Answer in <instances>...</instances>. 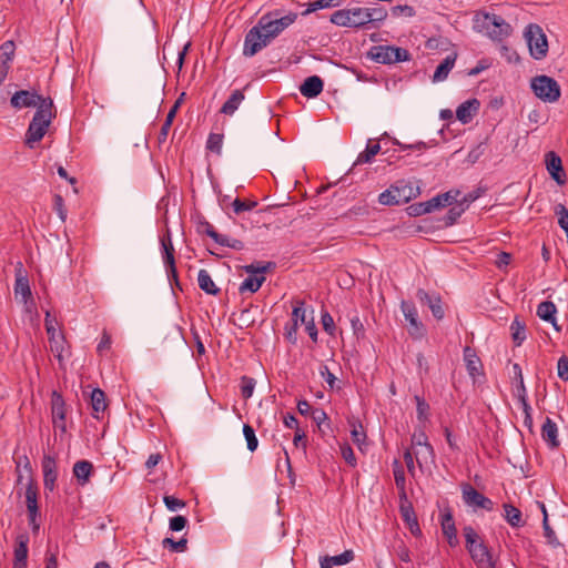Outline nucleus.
<instances>
[{
    "instance_id": "1",
    "label": "nucleus",
    "mask_w": 568,
    "mask_h": 568,
    "mask_svg": "<svg viewBox=\"0 0 568 568\" xmlns=\"http://www.w3.org/2000/svg\"><path fill=\"white\" fill-rule=\"evenodd\" d=\"M297 19V13L290 12L280 17L277 10L263 14L257 23L245 34L243 55L251 58L266 48L276 37L286 28L292 26Z\"/></svg>"
},
{
    "instance_id": "2",
    "label": "nucleus",
    "mask_w": 568,
    "mask_h": 568,
    "mask_svg": "<svg viewBox=\"0 0 568 568\" xmlns=\"http://www.w3.org/2000/svg\"><path fill=\"white\" fill-rule=\"evenodd\" d=\"M474 29L498 41L507 38L513 31L511 26L503 17L488 12L475 14Z\"/></svg>"
},
{
    "instance_id": "3",
    "label": "nucleus",
    "mask_w": 568,
    "mask_h": 568,
    "mask_svg": "<svg viewBox=\"0 0 568 568\" xmlns=\"http://www.w3.org/2000/svg\"><path fill=\"white\" fill-rule=\"evenodd\" d=\"M52 108V100L43 101L42 104L38 105V109L26 133V144L29 148L32 149L34 144L39 142L47 133V130L54 116Z\"/></svg>"
},
{
    "instance_id": "4",
    "label": "nucleus",
    "mask_w": 568,
    "mask_h": 568,
    "mask_svg": "<svg viewBox=\"0 0 568 568\" xmlns=\"http://www.w3.org/2000/svg\"><path fill=\"white\" fill-rule=\"evenodd\" d=\"M464 537L466 548L474 562L479 568H495V564L487 546L479 539L478 534L471 526H466L464 528Z\"/></svg>"
},
{
    "instance_id": "5",
    "label": "nucleus",
    "mask_w": 568,
    "mask_h": 568,
    "mask_svg": "<svg viewBox=\"0 0 568 568\" xmlns=\"http://www.w3.org/2000/svg\"><path fill=\"white\" fill-rule=\"evenodd\" d=\"M530 55L535 60H542L548 52V41L542 29L536 23H529L524 32Z\"/></svg>"
},
{
    "instance_id": "6",
    "label": "nucleus",
    "mask_w": 568,
    "mask_h": 568,
    "mask_svg": "<svg viewBox=\"0 0 568 568\" xmlns=\"http://www.w3.org/2000/svg\"><path fill=\"white\" fill-rule=\"evenodd\" d=\"M530 88L535 95L544 102L554 103L560 98V85L548 75H537L531 79Z\"/></svg>"
},
{
    "instance_id": "7",
    "label": "nucleus",
    "mask_w": 568,
    "mask_h": 568,
    "mask_svg": "<svg viewBox=\"0 0 568 568\" xmlns=\"http://www.w3.org/2000/svg\"><path fill=\"white\" fill-rule=\"evenodd\" d=\"M366 14L365 8L341 9L332 13L329 21L338 27L357 29L366 26Z\"/></svg>"
},
{
    "instance_id": "8",
    "label": "nucleus",
    "mask_w": 568,
    "mask_h": 568,
    "mask_svg": "<svg viewBox=\"0 0 568 568\" xmlns=\"http://www.w3.org/2000/svg\"><path fill=\"white\" fill-rule=\"evenodd\" d=\"M369 54L374 61L383 64H392L410 60V54L406 49L393 45H375Z\"/></svg>"
},
{
    "instance_id": "9",
    "label": "nucleus",
    "mask_w": 568,
    "mask_h": 568,
    "mask_svg": "<svg viewBox=\"0 0 568 568\" xmlns=\"http://www.w3.org/2000/svg\"><path fill=\"white\" fill-rule=\"evenodd\" d=\"M400 310L406 322L408 323V334L414 339H422L426 334V329L418 318V312L414 303L408 301H402Z\"/></svg>"
},
{
    "instance_id": "10",
    "label": "nucleus",
    "mask_w": 568,
    "mask_h": 568,
    "mask_svg": "<svg viewBox=\"0 0 568 568\" xmlns=\"http://www.w3.org/2000/svg\"><path fill=\"white\" fill-rule=\"evenodd\" d=\"M463 500L474 510L485 509L487 511H491L494 509V503L488 497L484 496L477 489H475L471 485L466 484L462 488Z\"/></svg>"
},
{
    "instance_id": "11",
    "label": "nucleus",
    "mask_w": 568,
    "mask_h": 568,
    "mask_svg": "<svg viewBox=\"0 0 568 568\" xmlns=\"http://www.w3.org/2000/svg\"><path fill=\"white\" fill-rule=\"evenodd\" d=\"M44 324L49 336L50 349L59 359H61L65 339L63 334L57 329V321L51 317L50 312L45 313Z\"/></svg>"
},
{
    "instance_id": "12",
    "label": "nucleus",
    "mask_w": 568,
    "mask_h": 568,
    "mask_svg": "<svg viewBox=\"0 0 568 568\" xmlns=\"http://www.w3.org/2000/svg\"><path fill=\"white\" fill-rule=\"evenodd\" d=\"M51 100L50 98H43L36 91L20 90L17 91L10 100L11 105L14 109L31 108L42 104L43 101Z\"/></svg>"
},
{
    "instance_id": "13",
    "label": "nucleus",
    "mask_w": 568,
    "mask_h": 568,
    "mask_svg": "<svg viewBox=\"0 0 568 568\" xmlns=\"http://www.w3.org/2000/svg\"><path fill=\"white\" fill-rule=\"evenodd\" d=\"M416 297L418 298V301L422 303V304H426L433 316L436 318V320H443L444 316H445V311H444V307H443V304H442V298L439 295L437 294H429L428 292H426L425 290L423 288H419L416 293Z\"/></svg>"
},
{
    "instance_id": "14",
    "label": "nucleus",
    "mask_w": 568,
    "mask_h": 568,
    "mask_svg": "<svg viewBox=\"0 0 568 568\" xmlns=\"http://www.w3.org/2000/svg\"><path fill=\"white\" fill-rule=\"evenodd\" d=\"M546 169L557 184L566 183V174L564 172L562 162L559 155L554 151H549L545 155Z\"/></svg>"
},
{
    "instance_id": "15",
    "label": "nucleus",
    "mask_w": 568,
    "mask_h": 568,
    "mask_svg": "<svg viewBox=\"0 0 568 568\" xmlns=\"http://www.w3.org/2000/svg\"><path fill=\"white\" fill-rule=\"evenodd\" d=\"M42 473H43V486L44 489L53 491L55 488V481L58 478L57 462L54 457L44 455L42 458Z\"/></svg>"
},
{
    "instance_id": "16",
    "label": "nucleus",
    "mask_w": 568,
    "mask_h": 568,
    "mask_svg": "<svg viewBox=\"0 0 568 568\" xmlns=\"http://www.w3.org/2000/svg\"><path fill=\"white\" fill-rule=\"evenodd\" d=\"M541 438L548 445L550 449L558 448L560 445L558 438L557 424L549 417H546L541 427Z\"/></svg>"
},
{
    "instance_id": "17",
    "label": "nucleus",
    "mask_w": 568,
    "mask_h": 568,
    "mask_svg": "<svg viewBox=\"0 0 568 568\" xmlns=\"http://www.w3.org/2000/svg\"><path fill=\"white\" fill-rule=\"evenodd\" d=\"M464 361L470 377L476 378L477 376L483 375L481 361L477 356L475 349H473L469 346H466L464 348Z\"/></svg>"
},
{
    "instance_id": "18",
    "label": "nucleus",
    "mask_w": 568,
    "mask_h": 568,
    "mask_svg": "<svg viewBox=\"0 0 568 568\" xmlns=\"http://www.w3.org/2000/svg\"><path fill=\"white\" fill-rule=\"evenodd\" d=\"M324 83L318 75H311L304 80L300 87V92L305 98L312 99L320 95L323 91Z\"/></svg>"
},
{
    "instance_id": "19",
    "label": "nucleus",
    "mask_w": 568,
    "mask_h": 568,
    "mask_svg": "<svg viewBox=\"0 0 568 568\" xmlns=\"http://www.w3.org/2000/svg\"><path fill=\"white\" fill-rule=\"evenodd\" d=\"M479 101L477 99H471L463 102L456 110L457 119L463 123L467 124L471 121L475 114L479 110Z\"/></svg>"
},
{
    "instance_id": "20",
    "label": "nucleus",
    "mask_w": 568,
    "mask_h": 568,
    "mask_svg": "<svg viewBox=\"0 0 568 568\" xmlns=\"http://www.w3.org/2000/svg\"><path fill=\"white\" fill-rule=\"evenodd\" d=\"M556 313H557V307L550 301L541 302L537 306V316L540 320L550 323L557 332H560L561 327L557 324Z\"/></svg>"
},
{
    "instance_id": "21",
    "label": "nucleus",
    "mask_w": 568,
    "mask_h": 568,
    "mask_svg": "<svg viewBox=\"0 0 568 568\" xmlns=\"http://www.w3.org/2000/svg\"><path fill=\"white\" fill-rule=\"evenodd\" d=\"M14 294L16 296H21L24 305L33 304L32 293L29 285V280L26 275L22 274L21 271L18 272L16 283H14Z\"/></svg>"
},
{
    "instance_id": "22",
    "label": "nucleus",
    "mask_w": 568,
    "mask_h": 568,
    "mask_svg": "<svg viewBox=\"0 0 568 568\" xmlns=\"http://www.w3.org/2000/svg\"><path fill=\"white\" fill-rule=\"evenodd\" d=\"M456 59H457L456 52L448 54L436 68L435 72L433 74V78H432L433 82L436 83V82L445 81L447 79L449 72L454 68Z\"/></svg>"
},
{
    "instance_id": "23",
    "label": "nucleus",
    "mask_w": 568,
    "mask_h": 568,
    "mask_svg": "<svg viewBox=\"0 0 568 568\" xmlns=\"http://www.w3.org/2000/svg\"><path fill=\"white\" fill-rule=\"evenodd\" d=\"M395 186H397L400 203H407L420 194L419 186L410 182L400 181Z\"/></svg>"
},
{
    "instance_id": "24",
    "label": "nucleus",
    "mask_w": 568,
    "mask_h": 568,
    "mask_svg": "<svg viewBox=\"0 0 568 568\" xmlns=\"http://www.w3.org/2000/svg\"><path fill=\"white\" fill-rule=\"evenodd\" d=\"M92 470L93 465L89 460H79L73 465V475L81 486L89 483Z\"/></svg>"
},
{
    "instance_id": "25",
    "label": "nucleus",
    "mask_w": 568,
    "mask_h": 568,
    "mask_svg": "<svg viewBox=\"0 0 568 568\" xmlns=\"http://www.w3.org/2000/svg\"><path fill=\"white\" fill-rule=\"evenodd\" d=\"M442 530L448 544L455 547L458 544L457 530L452 514L447 513L442 518Z\"/></svg>"
},
{
    "instance_id": "26",
    "label": "nucleus",
    "mask_w": 568,
    "mask_h": 568,
    "mask_svg": "<svg viewBox=\"0 0 568 568\" xmlns=\"http://www.w3.org/2000/svg\"><path fill=\"white\" fill-rule=\"evenodd\" d=\"M26 504L28 513L39 514V507H38V487L32 480V478H29L27 487H26Z\"/></svg>"
},
{
    "instance_id": "27",
    "label": "nucleus",
    "mask_w": 568,
    "mask_h": 568,
    "mask_svg": "<svg viewBox=\"0 0 568 568\" xmlns=\"http://www.w3.org/2000/svg\"><path fill=\"white\" fill-rule=\"evenodd\" d=\"M244 99L245 95L241 90L233 91L230 98L222 105L221 113L226 115H233L235 111L239 109L240 104L244 101Z\"/></svg>"
},
{
    "instance_id": "28",
    "label": "nucleus",
    "mask_w": 568,
    "mask_h": 568,
    "mask_svg": "<svg viewBox=\"0 0 568 568\" xmlns=\"http://www.w3.org/2000/svg\"><path fill=\"white\" fill-rule=\"evenodd\" d=\"M52 420L63 422L65 419V403L63 397L57 392H52L51 396Z\"/></svg>"
},
{
    "instance_id": "29",
    "label": "nucleus",
    "mask_w": 568,
    "mask_h": 568,
    "mask_svg": "<svg viewBox=\"0 0 568 568\" xmlns=\"http://www.w3.org/2000/svg\"><path fill=\"white\" fill-rule=\"evenodd\" d=\"M197 283L202 291L210 295H216L220 288L215 285L210 273L206 270H200L197 274Z\"/></svg>"
},
{
    "instance_id": "30",
    "label": "nucleus",
    "mask_w": 568,
    "mask_h": 568,
    "mask_svg": "<svg viewBox=\"0 0 568 568\" xmlns=\"http://www.w3.org/2000/svg\"><path fill=\"white\" fill-rule=\"evenodd\" d=\"M504 511V518L511 527L524 526L525 521L523 520L521 511L517 507L510 504H505Z\"/></svg>"
},
{
    "instance_id": "31",
    "label": "nucleus",
    "mask_w": 568,
    "mask_h": 568,
    "mask_svg": "<svg viewBox=\"0 0 568 568\" xmlns=\"http://www.w3.org/2000/svg\"><path fill=\"white\" fill-rule=\"evenodd\" d=\"M381 145L379 143H373L372 140H368L366 148L363 152H361L354 162V165L357 164H364V163H371L374 159V156L379 153Z\"/></svg>"
},
{
    "instance_id": "32",
    "label": "nucleus",
    "mask_w": 568,
    "mask_h": 568,
    "mask_svg": "<svg viewBox=\"0 0 568 568\" xmlns=\"http://www.w3.org/2000/svg\"><path fill=\"white\" fill-rule=\"evenodd\" d=\"M539 507H540V509L542 511V515H544L542 528H544L545 538L547 539V544L550 545L551 547H555V548L561 546L559 540L556 537L555 531L549 526L548 515H547V510H546L545 504L539 503Z\"/></svg>"
},
{
    "instance_id": "33",
    "label": "nucleus",
    "mask_w": 568,
    "mask_h": 568,
    "mask_svg": "<svg viewBox=\"0 0 568 568\" xmlns=\"http://www.w3.org/2000/svg\"><path fill=\"white\" fill-rule=\"evenodd\" d=\"M91 406L93 409V416L99 417L100 413H103L106 408L105 394L100 388H94L91 393Z\"/></svg>"
},
{
    "instance_id": "34",
    "label": "nucleus",
    "mask_w": 568,
    "mask_h": 568,
    "mask_svg": "<svg viewBox=\"0 0 568 568\" xmlns=\"http://www.w3.org/2000/svg\"><path fill=\"white\" fill-rule=\"evenodd\" d=\"M265 280H266L265 275H260V276L248 275L241 283L239 291H240V293H244V292L255 293L260 290V287L263 285Z\"/></svg>"
},
{
    "instance_id": "35",
    "label": "nucleus",
    "mask_w": 568,
    "mask_h": 568,
    "mask_svg": "<svg viewBox=\"0 0 568 568\" xmlns=\"http://www.w3.org/2000/svg\"><path fill=\"white\" fill-rule=\"evenodd\" d=\"M511 338L517 346H520L524 341L527 338L526 335V325L518 317L510 324Z\"/></svg>"
},
{
    "instance_id": "36",
    "label": "nucleus",
    "mask_w": 568,
    "mask_h": 568,
    "mask_svg": "<svg viewBox=\"0 0 568 568\" xmlns=\"http://www.w3.org/2000/svg\"><path fill=\"white\" fill-rule=\"evenodd\" d=\"M414 455L417 464L422 467L423 463L434 462L435 453L433 446L428 443L424 446L414 448Z\"/></svg>"
},
{
    "instance_id": "37",
    "label": "nucleus",
    "mask_w": 568,
    "mask_h": 568,
    "mask_svg": "<svg viewBox=\"0 0 568 568\" xmlns=\"http://www.w3.org/2000/svg\"><path fill=\"white\" fill-rule=\"evenodd\" d=\"M400 511H402V516H403L404 520L406 521V524L409 527L410 532L415 536L420 535L422 531H420L417 518L413 511L412 506H407V507L402 506Z\"/></svg>"
},
{
    "instance_id": "38",
    "label": "nucleus",
    "mask_w": 568,
    "mask_h": 568,
    "mask_svg": "<svg viewBox=\"0 0 568 568\" xmlns=\"http://www.w3.org/2000/svg\"><path fill=\"white\" fill-rule=\"evenodd\" d=\"M378 203L385 206H393L400 204L397 186L392 185L389 189L383 191L378 195Z\"/></svg>"
},
{
    "instance_id": "39",
    "label": "nucleus",
    "mask_w": 568,
    "mask_h": 568,
    "mask_svg": "<svg viewBox=\"0 0 568 568\" xmlns=\"http://www.w3.org/2000/svg\"><path fill=\"white\" fill-rule=\"evenodd\" d=\"M161 246H162V258L164 264H172L174 261V247L172 244L171 234L168 233L161 237Z\"/></svg>"
},
{
    "instance_id": "40",
    "label": "nucleus",
    "mask_w": 568,
    "mask_h": 568,
    "mask_svg": "<svg viewBox=\"0 0 568 568\" xmlns=\"http://www.w3.org/2000/svg\"><path fill=\"white\" fill-rule=\"evenodd\" d=\"M28 542L29 538L26 535H20L17 538V546L14 548V561H27L28 558Z\"/></svg>"
},
{
    "instance_id": "41",
    "label": "nucleus",
    "mask_w": 568,
    "mask_h": 568,
    "mask_svg": "<svg viewBox=\"0 0 568 568\" xmlns=\"http://www.w3.org/2000/svg\"><path fill=\"white\" fill-rule=\"evenodd\" d=\"M341 2L338 0H315L307 3V9L302 13L303 16H307L316 10L335 8L338 7Z\"/></svg>"
},
{
    "instance_id": "42",
    "label": "nucleus",
    "mask_w": 568,
    "mask_h": 568,
    "mask_svg": "<svg viewBox=\"0 0 568 568\" xmlns=\"http://www.w3.org/2000/svg\"><path fill=\"white\" fill-rule=\"evenodd\" d=\"M16 45L12 40H8L0 45V64L9 65L13 59Z\"/></svg>"
},
{
    "instance_id": "43",
    "label": "nucleus",
    "mask_w": 568,
    "mask_h": 568,
    "mask_svg": "<svg viewBox=\"0 0 568 568\" xmlns=\"http://www.w3.org/2000/svg\"><path fill=\"white\" fill-rule=\"evenodd\" d=\"M465 206H463V204H460L459 202L457 203L456 206H453L448 210V212L446 213V215L443 217V222L445 224V226H452L456 223V221L462 216V214L465 212Z\"/></svg>"
},
{
    "instance_id": "44",
    "label": "nucleus",
    "mask_w": 568,
    "mask_h": 568,
    "mask_svg": "<svg viewBox=\"0 0 568 568\" xmlns=\"http://www.w3.org/2000/svg\"><path fill=\"white\" fill-rule=\"evenodd\" d=\"M354 551L348 549L336 556H324L325 560H328L333 566H342L351 562L354 559Z\"/></svg>"
},
{
    "instance_id": "45",
    "label": "nucleus",
    "mask_w": 568,
    "mask_h": 568,
    "mask_svg": "<svg viewBox=\"0 0 568 568\" xmlns=\"http://www.w3.org/2000/svg\"><path fill=\"white\" fill-rule=\"evenodd\" d=\"M366 9V24L373 22H382L387 18V11L383 8H365Z\"/></svg>"
},
{
    "instance_id": "46",
    "label": "nucleus",
    "mask_w": 568,
    "mask_h": 568,
    "mask_svg": "<svg viewBox=\"0 0 568 568\" xmlns=\"http://www.w3.org/2000/svg\"><path fill=\"white\" fill-rule=\"evenodd\" d=\"M243 435L246 440L247 449L250 452H255L258 446V440H257L254 429L250 425L244 424Z\"/></svg>"
},
{
    "instance_id": "47",
    "label": "nucleus",
    "mask_w": 568,
    "mask_h": 568,
    "mask_svg": "<svg viewBox=\"0 0 568 568\" xmlns=\"http://www.w3.org/2000/svg\"><path fill=\"white\" fill-rule=\"evenodd\" d=\"M187 540L185 538H181L175 541L173 538L166 537L162 540V546L164 548H170L175 552H184L186 550Z\"/></svg>"
},
{
    "instance_id": "48",
    "label": "nucleus",
    "mask_w": 568,
    "mask_h": 568,
    "mask_svg": "<svg viewBox=\"0 0 568 568\" xmlns=\"http://www.w3.org/2000/svg\"><path fill=\"white\" fill-rule=\"evenodd\" d=\"M223 145V135L217 133H211L206 141V148L207 150L221 154Z\"/></svg>"
},
{
    "instance_id": "49",
    "label": "nucleus",
    "mask_w": 568,
    "mask_h": 568,
    "mask_svg": "<svg viewBox=\"0 0 568 568\" xmlns=\"http://www.w3.org/2000/svg\"><path fill=\"white\" fill-rule=\"evenodd\" d=\"M256 382L254 378L248 376H242L241 378V394L243 398L247 399L253 395Z\"/></svg>"
},
{
    "instance_id": "50",
    "label": "nucleus",
    "mask_w": 568,
    "mask_h": 568,
    "mask_svg": "<svg viewBox=\"0 0 568 568\" xmlns=\"http://www.w3.org/2000/svg\"><path fill=\"white\" fill-rule=\"evenodd\" d=\"M306 312L304 308V302L297 301L296 305L293 307L292 312V323H296L297 326L303 323H306Z\"/></svg>"
},
{
    "instance_id": "51",
    "label": "nucleus",
    "mask_w": 568,
    "mask_h": 568,
    "mask_svg": "<svg viewBox=\"0 0 568 568\" xmlns=\"http://www.w3.org/2000/svg\"><path fill=\"white\" fill-rule=\"evenodd\" d=\"M220 244L221 246L231 247L236 251H242L244 248V243L237 239H231L224 234H221L215 242Z\"/></svg>"
},
{
    "instance_id": "52",
    "label": "nucleus",
    "mask_w": 568,
    "mask_h": 568,
    "mask_svg": "<svg viewBox=\"0 0 568 568\" xmlns=\"http://www.w3.org/2000/svg\"><path fill=\"white\" fill-rule=\"evenodd\" d=\"M415 400H416V412H417L418 420H420V422L427 420L429 405L426 403V400L423 397H420L418 395L415 396Z\"/></svg>"
},
{
    "instance_id": "53",
    "label": "nucleus",
    "mask_w": 568,
    "mask_h": 568,
    "mask_svg": "<svg viewBox=\"0 0 568 568\" xmlns=\"http://www.w3.org/2000/svg\"><path fill=\"white\" fill-rule=\"evenodd\" d=\"M351 435H352V439L355 444L358 445V447L361 448V445L365 442L366 439V434L364 433L363 430V426L362 424H356V423H352V432H351Z\"/></svg>"
},
{
    "instance_id": "54",
    "label": "nucleus",
    "mask_w": 568,
    "mask_h": 568,
    "mask_svg": "<svg viewBox=\"0 0 568 568\" xmlns=\"http://www.w3.org/2000/svg\"><path fill=\"white\" fill-rule=\"evenodd\" d=\"M460 195L459 190H449L445 193L438 194L439 200L442 201L443 205H452L454 203H458V196Z\"/></svg>"
},
{
    "instance_id": "55",
    "label": "nucleus",
    "mask_w": 568,
    "mask_h": 568,
    "mask_svg": "<svg viewBox=\"0 0 568 568\" xmlns=\"http://www.w3.org/2000/svg\"><path fill=\"white\" fill-rule=\"evenodd\" d=\"M197 231H199V232H203V233H205V234H206L207 236H210L214 242H216V241H217V239H219V236L221 235L220 233H217V232L215 231V229L213 227V225H212L210 222L205 221V220H203V221H200V222H199Z\"/></svg>"
},
{
    "instance_id": "56",
    "label": "nucleus",
    "mask_w": 568,
    "mask_h": 568,
    "mask_svg": "<svg viewBox=\"0 0 568 568\" xmlns=\"http://www.w3.org/2000/svg\"><path fill=\"white\" fill-rule=\"evenodd\" d=\"M257 205V203L255 201L253 202H245V201H242L241 199L236 197L233 202H232V207H233V211L236 213V214H240L242 212H245V211H251L252 209H254L255 206Z\"/></svg>"
},
{
    "instance_id": "57",
    "label": "nucleus",
    "mask_w": 568,
    "mask_h": 568,
    "mask_svg": "<svg viewBox=\"0 0 568 568\" xmlns=\"http://www.w3.org/2000/svg\"><path fill=\"white\" fill-rule=\"evenodd\" d=\"M406 212L409 216L414 217L429 213L426 202L410 204L409 206L406 207Z\"/></svg>"
},
{
    "instance_id": "58",
    "label": "nucleus",
    "mask_w": 568,
    "mask_h": 568,
    "mask_svg": "<svg viewBox=\"0 0 568 568\" xmlns=\"http://www.w3.org/2000/svg\"><path fill=\"white\" fill-rule=\"evenodd\" d=\"M163 501L171 511H178L185 507V503L174 496H164Z\"/></svg>"
},
{
    "instance_id": "59",
    "label": "nucleus",
    "mask_w": 568,
    "mask_h": 568,
    "mask_svg": "<svg viewBox=\"0 0 568 568\" xmlns=\"http://www.w3.org/2000/svg\"><path fill=\"white\" fill-rule=\"evenodd\" d=\"M394 479H395V484L398 488H400L402 490L405 489V473H404V469L403 467L399 465V463L397 460H395L394 463Z\"/></svg>"
},
{
    "instance_id": "60",
    "label": "nucleus",
    "mask_w": 568,
    "mask_h": 568,
    "mask_svg": "<svg viewBox=\"0 0 568 568\" xmlns=\"http://www.w3.org/2000/svg\"><path fill=\"white\" fill-rule=\"evenodd\" d=\"M170 338L171 341L173 342H176L178 344L182 345V344H185V339H184V336H183V333H182V329L180 326L178 325H173L165 339Z\"/></svg>"
},
{
    "instance_id": "61",
    "label": "nucleus",
    "mask_w": 568,
    "mask_h": 568,
    "mask_svg": "<svg viewBox=\"0 0 568 568\" xmlns=\"http://www.w3.org/2000/svg\"><path fill=\"white\" fill-rule=\"evenodd\" d=\"M558 377L562 381H568V357L561 356L557 363Z\"/></svg>"
},
{
    "instance_id": "62",
    "label": "nucleus",
    "mask_w": 568,
    "mask_h": 568,
    "mask_svg": "<svg viewBox=\"0 0 568 568\" xmlns=\"http://www.w3.org/2000/svg\"><path fill=\"white\" fill-rule=\"evenodd\" d=\"M187 525V519L184 516H175L170 519V529L172 531H181L183 530Z\"/></svg>"
},
{
    "instance_id": "63",
    "label": "nucleus",
    "mask_w": 568,
    "mask_h": 568,
    "mask_svg": "<svg viewBox=\"0 0 568 568\" xmlns=\"http://www.w3.org/2000/svg\"><path fill=\"white\" fill-rule=\"evenodd\" d=\"M53 206L55 212L58 213L59 217L62 221H65L67 219V210L64 207V201L61 195L55 194L53 199Z\"/></svg>"
},
{
    "instance_id": "64",
    "label": "nucleus",
    "mask_w": 568,
    "mask_h": 568,
    "mask_svg": "<svg viewBox=\"0 0 568 568\" xmlns=\"http://www.w3.org/2000/svg\"><path fill=\"white\" fill-rule=\"evenodd\" d=\"M320 374L324 378V381L327 383L331 389L335 388L336 385V377L335 375L328 369L326 365L321 366Z\"/></svg>"
}]
</instances>
